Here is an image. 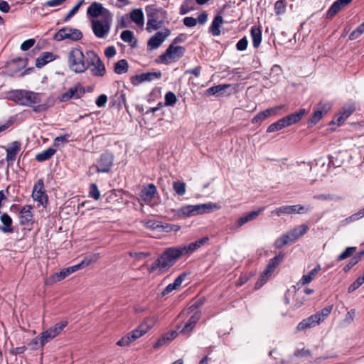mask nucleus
Returning <instances> with one entry per match:
<instances>
[{
	"label": "nucleus",
	"mask_w": 364,
	"mask_h": 364,
	"mask_svg": "<svg viewBox=\"0 0 364 364\" xmlns=\"http://www.w3.org/2000/svg\"><path fill=\"white\" fill-rule=\"evenodd\" d=\"M201 316L200 311L195 312L188 320V321L183 325L180 333L184 335H189L190 333L194 328L196 324L200 320Z\"/></svg>",
	"instance_id": "5701e85b"
},
{
	"label": "nucleus",
	"mask_w": 364,
	"mask_h": 364,
	"mask_svg": "<svg viewBox=\"0 0 364 364\" xmlns=\"http://www.w3.org/2000/svg\"><path fill=\"white\" fill-rule=\"evenodd\" d=\"M309 229L307 225L303 224L294 228L287 233L282 235L274 242V247L279 249L284 245L294 243L301 236L305 235Z\"/></svg>",
	"instance_id": "423d86ee"
},
{
	"label": "nucleus",
	"mask_w": 364,
	"mask_h": 364,
	"mask_svg": "<svg viewBox=\"0 0 364 364\" xmlns=\"http://www.w3.org/2000/svg\"><path fill=\"white\" fill-rule=\"evenodd\" d=\"M208 237H203L187 245H182L166 249L160 257L152 264L150 271H167L181 257L189 256L203 245Z\"/></svg>",
	"instance_id": "f257e3e1"
},
{
	"label": "nucleus",
	"mask_w": 364,
	"mask_h": 364,
	"mask_svg": "<svg viewBox=\"0 0 364 364\" xmlns=\"http://www.w3.org/2000/svg\"><path fill=\"white\" fill-rule=\"evenodd\" d=\"M176 97L172 92H168L165 95V105L167 106H173L176 102Z\"/></svg>",
	"instance_id": "864d4df0"
},
{
	"label": "nucleus",
	"mask_w": 364,
	"mask_h": 364,
	"mask_svg": "<svg viewBox=\"0 0 364 364\" xmlns=\"http://www.w3.org/2000/svg\"><path fill=\"white\" fill-rule=\"evenodd\" d=\"M1 221L4 225V226L1 228V230L3 232H11L13 231V228H11L12 219L8 214L4 213L1 216Z\"/></svg>",
	"instance_id": "e433bc0d"
},
{
	"label": "nucleus",
	"mask_w": 364,
	"mask_h": 364,
	"mask_svg": "<svg viewBox=\"0 0 364 364\" xmlns=\"http://www.w3.org/2000/svg\"><path fill=\"white\" fill-rule=\"evenodd\" d=\"M220 205L216 203H204L197 205H186L174 210V215L178 218H190L210 213L219 210Z\"/></svg>",
	"instance_id": "f03ea898"
},
{
	"label": "nucleus",
	"mask_w": 364,
	"mask_h": 364,
	"mask_svg": "<svg viewBox=\"0 0 364 364\" xmlns=\"http://www.w3.org/2000/svg\"><path fill=\"white\" fill-rule=\"evenodd\" d=\"M352 0H337L329 8L327 12L328 18L333 17L337 13L341 11L344 7L350 4Z\"/></svg>",
	"instance_id": "cd10ccee"
},
{
	"label": "nucleus",
	"mask_w": 364,
	"mask_h": 364,
	"mask_svg": "<svg viewBox=\"0 0 364 364\" xmlns=\"http://www.w3.org/2000/svg\"><path fill=\"white\" fill-rule=\"evenodd\" d=\"M35 44V40L34 39H28L22 43L21 45V49L23 51H26L29 50L31 47H33Z\"/></svg>",
	"instance_id": "680f3d73"
},
{
	"label": "nucleus",
	"mask_w": 364,
	"mask_h": 364,
	"mask_svg": "<svg viewBox=\"0 0 364 364\" xmlns=\"http://www.w3.org/2000/svg\"><path fill=\"white\" fill-rule=\"evenodd\" d=\"M315 275L316 274L303 275L302 278L293 287L295 289V296H299L301 292H304L307 295L311 294L314 292L313 289L304 287V286L310 283L314 279Z\"/></svg>",
	"instance_id": "2eb2a0df"
},
{
	"label": "nucleus",
	"mask_w": 364,
	"mask_h": 364,
	"mask_svg": "<svg viewBox=\"0 0 364 364\" xmlns=\"http://www.w3.org/2000/svg\"><path fill=\"white\" fill-rule=\"evenodd\" d=\"M264 210V208H259L257 210L251 211L245 215L240 218L234 224L233 228L237 229L242 226L244 224L256 219L259 214Z\"/></svg>",
	"instance_id": "412c9836"
},
{
	"label": "nucleus",
	"mask_w": 364,
	"mask_h": 364,
	"mask_svg": "<svg viewBox=\"0 0 364 364\" xmlns=\"http://www.w3.org/2000/svg\"><path fill=\"white\" fill-rule=\"evenodd\" d=\"M112 22V16L105 17V18L92 19V30L96 37L103 38L106 37L111 28Z\"/></svg>",
	"instance_id": "6e6552de"
},
{
	"label": "nucleus",
	"mask_w": 364,
	"mask_h": 364,
	"mask_svg": "<svg viewBox=\"0 0 364 364\" xmlns=\"http://www.w3.org/2000/svg\"><path fill=\"white\" fill-rule=\"evenodd\" d=\"M33 199L38 202L39 205L45 207L48 202V197L44 191L43 181L38 180L34 185L32 193Z\"/></svg>",
	"instance_id": "ddd939ff"
},
{
	"label": "nucleus",
	"mask_w": 364,
	"mask_h": 364,
	"mask_svg": "<svg viewBox=\"0 0 364 364\" xmlns=\"http://www.w3.org/2000/svg\"><path fill=\"white\" fill-rule=\"evenodd\" d=\"M114 156L112 154L105 152L102 154L97 161L96 167L99 173H108L113 165Z\"/></svg>",
	"instance_id": "4468645a"
},
{
	"label": "nucleus",
	"mask_w": 364,
	"mask_h": 364,
	"mask_svg": "<svg viewBox=\"0 0 364 364\" xmlns=\"http://www.w3.org/2000/svg\"><path fill=\"white\" fill-rule=\"evenodd\" d=\"M364 217V208L361 209L356 213L352 215L350 217L346 219L347 221H355Z\"/></svg>",
	"instance_id": "338daca9"
},
{
	"label": "nucleus",
	"mask_w": 364,
	"mask_h": 364,
	"mask_svg": "<svg viewBox=\"0 0 364 364\" xmlns=\"http://www.w3.org/2000/svg\"><path fill=\"white\" fill-rule=\"evenodd\" d=\"M156 321V316L154 315L149 316L146 318L144 321L136 328H135V330L138 331V333H139L141 337L153 328Z\"/></svg>",
	"instance_id": "b1692460"
},
{
	"label": "nucleus",
	"mask_w": 364,
	"mask_h": 364,
	"mask_svg": "<svg viewBox=\"0 0 364 364\" xmlns=\"http://www.w3.org/2000/svg\"><path fill=\"white\" fill-rule=\"evenodd\" d=\"M306 321L309 322V324H311V327H314L317 324H319L321 323L319 315L318 314H314L311 316L306 318Z\"/></svg>",
	"instance_id": "bf43d9fd"
},
{
	"label": "nucleus",
	"mask_w": 364,
	"mask_h": 364,
	"mask_svg": "<svg viewBox=\"0 0 364 364\" xmlns=\"http://www.w3.org/2000/svg\"><path fill=\"white\" fill-rule=\"evenodd\" d=\"M286 3L284 0L277 1L274 4V10L277 15H280L285 11Z\"/></svg>",
	"instance_id": "603ef678"
},
{
	"label": "nucleus",
	"mask_w": 364,
	"mask_h": 364,
	"mask_svg": "<svg viewBox=\"0 0 364 364\" xmlns=\"http://www.w3.org/2000/svg\"><path fill=\"white\" fill-rule=\"evenodd\" d=\"M364 33V21L354 29L349 35V39L353 41Z\"/></svg>",
	"instance_id": "a18cd8bd"
},
{
	"label": "nucleus",
	"mask_w": 364,
	"mask_h": 364,
	"mask_svg": "<svg viewBox=\"0 0 364 364\" xmlns=\"http://www.w3.org/2000/svg\"><path fill=\"white\" fill-rule=\"evenodd\" d=\"M355 109V107L352 103L344 105L336 114L334 119L331 122V125H336L337 127L342 125L354 112Z\"/></svg>",
	"instance_id": "f8f14e48"
},
{
	"label": "nucleus",
	"mask_w": 364,
	"mask_h": 364,
	"mask_svg": "<svg viewBox=\"0 0 364 364\" xmlns=\"http://www.w3.org/2000/svg\"><path fill=\"white\" fill-rule=\"evenodd\" d=\"M21 149V144L18 141H14L10 146L6 149V160L9 165L13 164L16 160V156Z\"/></svg>",
	"instance_id": "c85d7f7f"
},
{
	"label": "nucleus",
	"mask_w": 364,
	"mask_h": 364,
	"mask_svg": "<svg viewBox=\"0 0 364 364\" xmlns=\"http://www.w3.org/2000/svg\"><path fill=\"white\" fill-rule=\"evenodd\" d=\"M272 213L279 216L281 214H296V205H284L274 210Z\"/></svg>",
	"instance_id": "4c0bfd02"
},
{
	"label": "nucleus",
	"mask_w": 364,
	"mask_h": 364,
	"mask_svg": "<svg viewBox=\"0 0 364 364\" xmlns=\"http://www.w3.org/2000/svg\"><path fill=\"white\" fill-rule=\"evenodd\" d=\"M223 23V18L221 16H217L215 17L210 26V31L213 36H218L220 34V28Z\"/></svg>",
	"instance_id": "72a5a7b5"
},
{
	"label": "nucleus",
	"mask_w": 364,
	"mask_h": 364,
	"mask_svg": "<svg viewBox=\"0 0 364 364\" xmlns=\"http://www.w3.org/2000/svg\"><path fill=\"white\" fill-rule=\"evenodd\" d=\"M146 12L147 16L146 31L151 33L161 28L164 20L166 18L167 12L154 5L146 6Z\"/></svg>",
	"instance_id": "7ed1b4c3"
},
{
	"label": "nucleus",
	"mask_w": 364,
	"mask_h": 364,
	"mask_svg": "<svg viewBox=\"0 0 364 364\" xmlns=\"http://www.w3.org/2000/svg\"><path fill=\"white\" fill-rule=\"evenodd\" d=\"M170 31L167 28L157 32L149 40L147 43L148 46L151 49L158 48L170 35Z\"/></svg>",
	"instance_id": "a211bd4d"
},
{
	"label": "nucleus",
	"mask_w": 364,
	"mask_h": 364,
	"mask_svg": "<svg viewBox=\"0 0 364 364\" xmlns=\"http://www.w3.org/2000/svg\"><path fill=\"white\" fill-rule=\"evenodd\" d=\"M55 152L56 150L55 149L49 148L36 154V159L39 162L45 161L50 159Z\"/></svg>",
	"instance_id": "c9c22d12"
},
{
	"label": "nucleus",
	"mask_w": 364,
	"mask_h": 364,
	"mask_svg": "<svg viewBox=\"0 0 364 364\" xmlns=\"http://www.w3.org/2000/svg\"><path fill=\"white\" fill-rule=\"evenodd\" d=\"M270 274H260L259 278L255 283V289L257 290L260 289L269 280V276Z\"/></svg>",
	"instance_id": "6e6d98bb"
},
{
	"label": "nucleus",
	"mask_w": 364,
	"mask_h": 364,
	"mask_svg": "<svg viewBox=\"0 0 364 364\" xmlns=\"http://www.w3.org/2000/svg\"><path fill=\"white\" fill-rule=\"evenodd\" d=\"M84 3V0H81L70 11L69 13L67 14L66 17H65V21H68V19H70L71 17H73L79 10V9L80 8V6L83 4Z\"/></svg>",
	"instance_id": "4d7b16f0"
},
{
	"label": "nucleus",
	"mask_w": 364,
	"mask_h": 364,
	"mask_svg": "<svg viewBox=\"0 0 364 364\" xmlns=\"http://www.w3.org/2000/svg\"><path fill=\"white\" fill-rule=\"evenodd\" d=\"M308 113L306 109H301L298 112L290 114L283 117L287 127L291 126L299 122L301 118Z\"/></svg>",
	"instance_id": "bb28decb"
},
{
	"label": "nucleus",
	"mask_w": 364,
	"mask_h": 364,
	"mask_svg": "<svg viewBox=\"0 0 364 364\" xmlns=\"http://www.w3.org/2000/svg\"><path fill=\"white\" fill-rule=\"evenodd\" d=\"M192 0H185L180 6V14L185 15L191 10L193 9L192 6H190V4Z\"/></svg>",
	"instance_id": "5fc2aeb1"
},
{
	"label": "nucleus",
	"mask_w": 364,
	"mask_h": 364,
	"mask_svg": "<svg viewBox=\"0 0 364 364\" xmlns=\"http://www.w3.org/2000/svg\"><path fill=\"white\" fill-rule=\"evenodd\" d=\"M333 309V306H328L322 309L320 311L316 313L319 315L321 322L323 321L327 316H329Z\"/></svg>",
	"instance_id": "3c124183"
},
{
	"label": "nucleus",
	"mask_w": 364,
	"mask_h": 364,
	"mask_svg": "<svg viewBox=\"0 0 364 364\" xmlns=\"http://www.w3.org/2000/svg\"><path fill=\"white\" fill-rule=\"evenodd\" d=\"M68 137H69L68 134H65L64 136H57L54 139V145L58 146H59L61 144H65V143L68 142Z\"/></svg>",
	"instance_id": "69168bd1"
},
{
	"label": "nucleus",
	"mask_w": 364,
	"mask_h": 364,
	"mask_svg": "<svg viewBox=\"0 0 364 364\" xmlns=\"http://www.w3.org/2000/svg\"><path fill=\"white\" fill-rule=\"evenodd\" d=\"M356 251V247H347L338 257V260H343L353 255Z\"/></svg>",
	"instance_id": "8fccbe9b"
},
{
	"label": "nucleus",
	"mask_w": 364,
	"mask_h": 364,
	"mask_svg": "<svg viewBox=\"0 0 364 364\" xmlns=\"http://www.w3.org/2000/svg\"><path fill=\"white\" fill-rule=\"evenodd\" d=\"M128 62L122 59L115 63L114 70L117 74L120 75L126 73L128 71Z\"/></svg>",
	"instance_id": "ea45409f"
},
{
	"label": "nucleus",
	"mask_w": 364,
	"mask_h": 364,
	"mask_svg": "<svg viewBox=\"0 0 364 364\" xmlns=\"http://www.w3.org/2000/svg\"><path fill=\"white\" fill-rule=\"evenodd\" d=\"M284 107H285L284 105H278L274 107L269 108V109H265L264 111L259 112L257 115H255L252 118V122L253 124H257V123L264 121V119H266L267 117H269L270 116L277 115L279 110L284 108Z\"/></svg>",
	"instance_id": "6ab92c4d"
},
{
	"label": "nucleus",
	"mask_w": 364,
	"mask_h": 364,
	"mask_svg": "<svg viewBox=\"0 0 364 364\" xmlns=\"http://www.w3.org/2000/svg\"><path fill=\"white\" fill-rule=\"evenodd\" d=\"M363 284H364V274L360 276L354 281L348 287V293H352L358 289Z\"/></svg>",
	"instance_id": "49530a36"
},
{
	"label": "nucleus",
	"mask_w": 364,
	"mask_h": 364,
	"mask_svg": "<svg viewBox=\"0 0 364 364\" xmlns=\"http://www.w3.org/2000/svg\"><path fill=\"white\" fill-rule=\"evenodd\" d=\"M87 14L89 17L93 18V19H98L97 18L100 16H101V18H105L112 16L111 12L104 8L102 4L95 1L90 5Z\"/></svg>",
	"instance_id": "9b49d317"
},
{
	"label": "nucleus",
	"mask_w": 364,
	"mask_h": 364,
	"mask_svg": "<svg viewBox=\"0 0 364 364\" xmlns=\"http://www.w3.org/2000/svg\"><path fill=\"white\" fill-rule=\"evenodd\" d=\"M177 41V38L175 39L174 42L169 45L166 51L159 56L157 62L165 65H168L177 62L181 59L185 54L186 49L184 47L181 46H176L175 43Z\"/></svg>",
	"instance_id": "0eeeda50"
},
{
	"label": "nucleus",
	"mask_w": 364,
	"mask_h": 364,
	"mask_svg": "<svg viewBox=\"0 0 364 364\" xmlns=\"http://www.w3.org/2000/svg\"><path fill=\"white\" fill-rule=\"evenodd\" d=\"M287 127V125L285 124V122L283 118L279 119L274 123H272L270 124L267 129V132L268 133L274 132L279 130L282 129L283 128Z\"/></svg>",
	"instance_id": "79ce46f5"
},
{
	"label": "nucleus",
	"mask_w": 364,
	"mask_h": 364,
	"mask_svg": "<svg viewBox=\"0 0 364 364\" xmlns=\"http://www.w3.org/2000/svg\"><path fill=\"white\" fill-rule=\"evenodd\" d=\"M82 37V32L77 28L65 27L60 29L54 36V39L57 41L63 40H71L73 41L80 40Z\"/></svg>",
	"instance_id": "9d476101"
},
{
	"label": "nucleus",
	"mask_w": 364,
	"mask_h": 364,
	"mask_svg": "<svg viewBox=\"0 0 364 364\" xmlns=\"http://www.w3.org/2000/svg\"><path fill=\"white\" fill-rule=\"evenodd\" d=\"M141 338L140 334L138 333V331L134 329L133 331L129 332L124 336H122L117 342V346L120 347L128 346L130 343L135 341L136 339Z\"/></svg>",
	"instance_id": "a878e982"
},
{
	"label": "nucleus",
	"mask_w": 364,
	"mask_h": 364,
	"mask_svg": "<svg viewBox=\"0 0 364 364\" xmlns=\"http://www.w3.org/2000/svg\"><path fill=\"white\" fill-rule=\"evenodd\" d=\"M92 261V257H87L77 264L63 269L60 273H73L76 271L83 270L85 267L88 266Z\"/></svg>",
	"instance_id": "7c9ffc66"
},
{
	"label": "nucleus",
	"mask_w": 364,
	"mask_h": 364,
	"mask_svg": "<svg viewBox=\"0 0 364 364\" xmlns=\"http://www.w3.org/2000/svg\"><path fill=\"white\" fill-rule=\"evenodd\" d=\"M331 108V104L328 102H320L314 109L312 117L309 119V123L316 124L324 114H326Z\"/></svg>",
	"instance_id": "dca6fc26"
},
{
	"label": "nucleus",
	"mask_w": 364,
	"mask_h": 364,
	"mask_svg": "<svg viewBox=\"0 0 364 364\" xmlns=\"http://www.w3.org/2000/svg\"><path fill=\"white\" fill-rule=\"evenodd\" d=\"M86 59L88 67L91 65L92 73L95 76H103L105 73V68L100 57L92 50L86 52Z\"/></svg>",
	"instance_id": "1a4fd4ad"
},
{
	"label": "nucleus",
	"mask_w": 364,
	"mask_h": 364,
	"mask_svg": "<svg viewBox=\"0 0 364 364\" xmlns=\"http://www.w3.org/2000/svg\"><path fill=\"white\" fill-rule=\"evenodd\" d=\"M9 98L18 105L24 106H32L41 101V94L25 90L11 91L9 94Z\"/></svg>",
	"instance_id": "39448f33"
},
{
	"label": "nucleus",
	"mask_w": 364,
	"mask_h": 364,
	"mask_svg": "<svg viewBox=\"0 0 364 364\" xmlns=\"http://www.w3.org/2000/svg\"><path fill=\"white\" fill-rule=\"evenodd\" d=\"M157 193L156 187L153 183H149L144 187L139 194L140 199L146 203H150Z\"/></svg>",
	"instance_id": "4be33fe9"
},
{
	"label": "nucleus",
	"mask_w": 364,
	"mask_h": 364,
	"mask_svg": "<svg viewBox=\"0 0 364 364\" xmlns=\"http://www.w3.org/2000/svg\"><path fill=\"white\" fill-rule=\"evenodd\" d=\"M54 338H55V336L52 333L49 328L41 333L39 334L41 347H43L48 342Z\"/></svg>",
	"instance_id": "58836bf2"
},
{
	"label": "nucleus",
	"mask_w": 364,
	"mask_h": 364,
	"mask_svg": "<svg viewBox=\"0 0 364 364\" xmlns=\"http://www.w3.org/2000/svg\"><path fill=\"white\" fill-rule=\"evenodd\" d=\"M250 34L252 40V45L255 48H258L262 41L261 29L255 26L251 28Z\"/></svg>",
	"instance_id": "473e14b6"
},
{
	"label": "nucleus",
	"mask_w": 364,
	"mask_h": 364,
	"mask_svg": "<svg viewBox=\"0 0 364 364\" xmlns=\"http://www.w3.org/2000/svg\"><path fill=\"white\" fill-rule=\"evenodd\" d=\"M284 258V254L279 253L278 255L272 259L264 273H272L274 271L277 266L282 261Z\"/></svg>",
	"instance_id": "f704fd0d"
},
{
	"label": "nucleus",
	"mask_w": 364,
	"mask_h": 364,
	"mask_svg": "<svg viewBox=\"0 0 364 364\" xmlns=\"http://www.w3.org/2000/svg\"><path fill=\"white\" fill-rule=\"evenodd\" d=\"M55 55L50 52H43L36 59V66L41 68L47 63L54 60Z\"/></svg>",
	"instance_id": "c756f323"
},
{
	"label": "nucleus",
	"mask_w": 364,
	"mask_h": 364,
	"mask_svg": "<svg viewBox=\"0 0 364 364\" xmlns=\"http://www.w3.org/2000/svg\"><path fill=\"white\" fill-rule=\"evenodd\" d=\"M82 94L83 91L82 87L80 85H76L70 87L67 92L62 94L59 97V100L65 102L69 101L70 99H79Z\"/></svg>",
	"instance_id": "aec40b11"
},
{
	"label": "nucleus",
	"mask_w": 364,
	"mask_h": 364,
	"mask_svg": "<svg viewBox=\"0 0 364 364\" xmlns=\"http://www.w3.org/2000/svg\"><path fill=\"white\" fill-rule=\"evenodd\" d=\"M161 73H145L140 75H136L131 78V82L134 85H138L140 83L146 81H151L155 78H159L161 77Z\"/></svg>",
	"instance_id": "393cba45"
},
{
	"label": "nucleus",
	"mask_w": 364,
	"mask_h": 364,
	"mask_svg": "<svg viewBox=\"0 0 364 364\" xmlns=\"http://www.w3.org/2000/svg\"><path fill=\"white\" fill-rule=\"evenodd\" d=\"M68 321L65 320L60 322L55 323L53 326L49 328L50 331L56 337L64 330V328L68 326Z\"/></svg>",
	"instance_id": "a19ab883"
},
{
	"label": "nucleus",
	"mask_w": 364,
	"mask_h": 364,
	"mask_svg": "<svg viewBox=\"0 0 364 364\" xmlns=\"http://www.w3.org/2000/svg\"><path fill=\"white\" fill-rule=\"evenodd\" d=\"M248 41L246 37L241 38L236 44V48L240 51L247 49Z\"/></svg>",
	"instance_id": "052dcab7"
},
{
	"label": "nucleus",
	"mask_w": 364,
	"mask_h": 364,
	"mask_svg": "<svg viewBox=\"0 0 364 364\" xmlns=\"http://www.w3.org/2000/svg\"><path fill=\"white\" fill-rule=\"evenodd\" d=\"M230 85H218L216 86L211 87L206 90V94L208 95H213L216 93H218L223 90H225L226 88L229 87Z\"/></svg>",
	"instance_id": "de8ad7c7"
},
{
	"label": "nucleus",
	"mask_w": 364,
	"mask_h": 364,
	"mask_svg": "<svg viewBox=\"0 0 364 364\" xmlns=\"http://www.w3.org/2000/svg\"><path fill=\"white\" fill-rule=\"evenodd\" d=\"M133 33L131 31L126 30L122 32L121 38L126 43H131L133 40Z\"/></svg>",
	"instance_id": "13d9d810"
},
{
	"label": "nucleus",
	"mask_w": 364,
	"mask_h": 364,
	"mask_svg": "<svg viewBox=\"0 0 364 364\" xmlns=\"http://www.w3.org/2000/svg\"><path fill=\"white\" fill-rule=\"evenodd\" d=\"M129 255L136 259H141L149 256L150 253L144 252H130Z\"/></svg>",
	"instance_id": "e2e57ef3"
},
{
	"label": "nucleus",
	"mask_w": 364,
	"mask_h": 364,
	"mask_svg": "<svg viewBox=\"0 0 364 364\" xmlns=\"http://www.w3.org/2000/svg\"><path fill=\"white\" fill-rule=\"evenodd\" d=\"M183 23L187 27H193L197 24V19L193 17H186Z\"/></svg>",
	"instance_id": "774afa93"
},
{
	"label": "nucleus",
	"mask_w": 364,
	"mask_h": 364,
	"mask_svg": "<svg viewBox=\"0 0 364 364\" xmlns=\"http://www.w3.org/2000/svg\"><path fill=\"white\" fill-rule=\"evenodd\" d=\"M130 18L139 27L143 28L144 25V17L141 9H134L130 13Z\"/></svg>",
	"instance_id": "2f4dec72"
},
{
	"label": "nucleus",
	"mask_w": 364,
	"mask_h": 364,
	"mask_svg": "<svg viewBox=\"0 0 364 364\" xmlns=\"http://www.w3.org/2000/svg\"><path fill=\"white\" fill-rule=\"evenodd\" d=\"M68 274H50L49 277L46 278L45 283L47 285H52L56 282H60L65 279Z\"/></svg>",
	"instance_id": "c03bdc74"
},
{
	"label": "nucleus",
	"mask_w": 364,
	"mask_h": 364,
	"mask_svg": "<svg viewBox=\"0 0 364 364\" xmlns=\"http://www.w3.org/2000/svg\"><path fill=\"white\" fill-rule=\"evenodd\" d=\"M69 68L75 73H82L88 68L86 55L78 48H72L68 54Z\"/></svg>",
	"instance_id": "20e7f679"
},
{
	"label": "nucleus",
	"mask_w": 364,
	"mask_h": 364,
	"mask_svg": "<svg viewBox=\"0 0 364 364\" xmlns=\"http://www.w3.org/2000/svg\"><path fill=\"white\" fill-rule=\"evenodd\" d=\"M364 253L363 252H360L359 254L355 255L352 259L350 261V262L346 265L343 268V270L345 272H348L349 271L354 265H355L358 261L360 260L361 259V256L363 255Z\"/></svg>",
	"instance_id": "09e8293b"
},
{
	"label": "nucleus",
	"mask_w": 364,
	"mask_h": 364,
	"mask_svg": "<svg viewBox=\"0 0 364 364\" xmlns=\"http://www.w3.org/2000/svg\"><path fill=\"white\" fill-rule=\"evenodd\" d=\"M32 206L30 205H24L19 210V223L21 225H31L34 223Z\"/></svg>",
	"instance_id": "f3484780"
},
{
	"label": "nucleus",
	"mask_w": 364,
	"mask_h": 364,
	"mask_svg": "<svg viewBox=\"0 0 364 364\" xmlns=\"http://www.w3.org/2000/svg\"><path fill=\"white\" fill-rule=\"evenodd\" d=\"M173 188L175 193L178 196H183L186 193V184L183 182L177 181L173 183Z\"/></svg>",
	"instance_id": "37998d69"
},
{
	"label": "nucleus",
	"mask_w": 364,
	"mask_h": 364,
	"mask_svg": "<svg viewBox=\"0 0 364 364\" xmlns=\"http://www.w3.org/2000/svg\"><path fill=\"white\" fill-rule=\"evenodd\" d=\"M90 194L95 200H98L100 198V193L95 184H92Z\"/></svg>",
	"instance_id": "0e129e2a"
}]
</instances>
